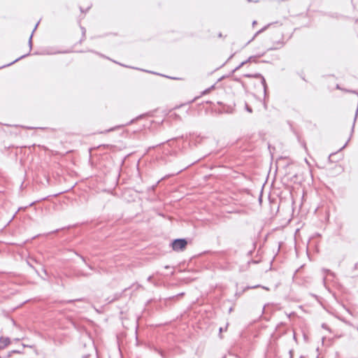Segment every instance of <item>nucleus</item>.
Instances as JSON below:
<instances>
[{"instance_id":"obj_1","label":"nucleus","mask_w":358,"mask_h":358,"mask_svg":"<svg viewBox=\"0 0 358 358\" xmlns=\"http://www.w3.org/2000/svg\"><path fill=\"white\" fill-rule=\"evenodd\" d=\"M187 244V242L185 239H176L172 242L171 246L173 250L179 251L183 250L186 248Z\"/></svg>"},{"instance_id":"obj_2","label":"nucleus","mask_w":358,"mask_h":358,"mask_svg":"<svg viewBox=\"0 0 358 358\" xmlns=\"http://www.w3.org/2000/svg\"><path fill=\"white\" fill-rule=\"evenodd\" d=\"M245 76L248 77V78H259L261 80V83L263 85L264 91H266V80H265L264 76H262L260 73H255V74H253V75H252V74H246V75H245Z\"/></svg>"},{"instance_id":"obj_3","label":"nucleus","mask_w":358,"mask_h":358,"mask_svg":"<svg viewBox=\"0 0 358 358\" xmlns=\"http://www.w3.org/2000/svg\"><path fill=\"white\" fill-rule=\"evenodd\" d=\"M10 344V340L8 337H0V349H4Z\"/></svg>"},{"instance_id":"obj_4","label":"nucleus","mask_w":358,"mask_h":358,"mask_svg":"<svg viewBox=\"0 0 358 358\" xmlns=\"http://www.w3.org/2000/svg\"><path fill=\"white\" fill-rule=\"evenodd\" d=\"M322 271L324 273V275H325L324 276V278H323L324 283L325 284L326 283V280H327V275L334 276V274L331 271H330L329 270H327V269H323Z\"/></svg>"},{"instance_id":"obj_5","label":"nucleus","mask_w":358,"mask_h":358,"mask_svg":"<svg viewBox=\"0 0 358 358\" xmlns=\"http://www.w3.org/2000/svg\"><path fill=\"white\" fill-rule=\"evenodd\" d=\"M266 29V27H264V28H262V29L259 30V31H258L255 34V36L252 38V39H251V40H250V41L247 43V44L250 43L252 41H253V40L255 38V37H256L258 34H259L260 33L263 32Z\"/></svg>"},{"instance_id":"obj_6","label":"nucleus","mask_w":358,"mask_h":358,"mask_svg":"<svg viewBox=\"0 0 358 358\" xmlns=\"http://www.w3.org/2000/svg\"><path fill=\"white\" fill-rule=\"evenodd\" d=\"M213 88H214V86L213 85L210 87H209V88L206 89V90H204L202 92V94L204 95V94H206L209 93L211 91V90L213 89Z\"/></svg>"},{"instance_id":"obj_7","label":"nucleus","mask_w":358,"mask_h":358,"mask_svg":"<svg viewBox=\"0 0 358 358\" xmlns=\"http://www.w3.org/2000/svg\"><path fill=\"white\" fill-rule=\"evenodd\" d=\"M245 64H247V62H241L236 68L235 70H238L240 68H241L243 65H245Z\"/></svg>"},{"instance_id":"obj_8","label":"nucleus","mask_w":358,"mask_h":358,"mask_svg":"<svg viewBox=\"0 0 358 358\" xmlns=\"http://www.w3.org/2000/svg\"><path fill=\"white\" fill-rule=\"evenodd\" d=\"M245 64H247V62H241L236 68L235 70H238L240 68H241L243 65H245Z\"/></svg>"},{"instance_id":"obj_9","label":"nucleus","mask_w":358,"mask_h":358,"mask_svg":"<svg viewBox=\"0 0 358 358\" xmlns=\"http://www.w3.org/2000/svg\"><path fill=\"white\" fill-rule=\"evenodd\" d=\"M255 57L251 56L245 62H247V63L253 62V61H255Z\"/></svg>"},{"instance_id":"obj_10","label":"nucleus","mask_w":358,"mask_h":358,"mask_svg":"<svg viewBox=\"0 0 358 358\" xmlns=\"http://www.w3.org/2000/svg\"><path fill=\"white\" fill-rule=\"evenodd\" d=\"M245 109L249 112V113H252V108L248 105V104H245Z\"/></svg>"},{"instance_id":"obj_11","label":"nucleus","mask_w":358,"mask_h":358,"mask_svg":"<svg viewBox=\"0 0 358 358\" xmlns=\"http://www.w3.org/2000/svg\"><path fill=\"white\" fill-rule=\"evenodd\" d=\"M26 56H27V55H24L21 56L20 57H19V58L16 59L15 61H13V62H11V63H10V64H12L15 63V62H17V61L20 60V59H22V58H23V57H26ZM8 65H10V64H9Z\"/></svg>"},{"instance_id":"obj_12","label":"nucleus","mask_w":358,"mask_h":358,"mask_svg":"<svg viewBox=\"0 0 358 358\" xmlns=\"http://www.w3.org/2000/svg\"><path fill=\"white\" fill-rule=\"evenodd\" d=\"M31 38H32V34L31 35L29 40V44L30 49L31 48Z\"/></svg>"},{"instance_id":"obj_13","label":"nucleus","mask_w":358,"mask_h":358,"mask_svg":"<svg viewBox=\"0 0 358 358\" xmlns=\"http://www.w3.org/2000/svg\"><path fill=\"white\" fill-rule=\"evenodd\" d=\"M257 24V22H256L255 20V21H253V22H252V25L254 26V25H255V24Z\"/></svg>"},{"instance_id":"obj_14","label":"nucleus","mask_w":358,"mask_h":358,"mask_svg":"<svg viewBox=\"0 0 358 358\" xmlns=\"http://www.w3.org/2000/svg\"><path fill=\"white\" fill-rule=\"evenodd\" d=\"M346 145H347V143H345V144L343 146V148H341V150H342V149H343L344 148H345Z\"/></svg>"},{"instance_id":"obj_15","label":"nucleus","mask_w":358,"mask_h":358,"mask_svg":"<svg viewBox=\"0 0 358 358\" xmlns=\"http://www.w3.org/2000/svg\"><path fill=\"white\" fill-rule=\"evenodd\" d=\"M38 23H37V24H36V25L34 27V31H35V29H36V27H37V26H38Z\"/></svg>"},{"instance_id":"obj_16","label":"nucleus","mask_w":358,"mask_h":358,"mask_svg":"<svg viewBox=\"0 0 358 358\" xmlns=\"http://www.w3.org/2000/svg\"><path fill=\"white\" fill-rule=\"evenodd\" d=\"M263 288L265 289H267V290L268 289V287H263Z\"/></svg>"}]
</instances>
